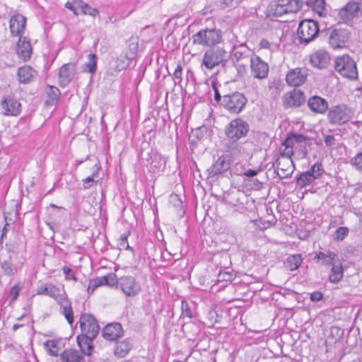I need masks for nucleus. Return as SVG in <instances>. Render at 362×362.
I'll return each instance as SVG.
<instances>
[{
    "mask_svg": "<svg viewBox=\"0 0 362 362\" xmlns=\"http://www.w3.org/2000/svg\"><path fill=\"white\" fill-rule=\"evenodd\" d=\"M229 59L228 52L219 45L208 49L204 54L202 66L211 70L218 65L224 66Z\"/></svg>",
    "mask_w": 362,
    "mask_h": 362,
    "instance_id": "obj_1",
    "label": "nucleus"
},
{
    "mask_svg": "<svg viewBox=\"0 0 362 362\" xmlns=\"http://www.w3.org/2000/svg\"><path fill=\"white\" fill-rule=\"evenodd\" d=\"M192 42L194 45L211 48L221 43L222 33L214 28L203 29L192 35Z\"/></svg>",
    "mask_w": 362,
    "mask_h": 362,
    "instance_id": "obj_2",
    "label": "nucleus"
},
{
    "mask_svg": "<svg viewBox=\"0 0 362 362\" xmlns=\"http://www.w3.org/2000/svg\"><path fill=\"white\" fill-rule=\"evenodd\" d=\"M250 130L249 124L238 117L232 119L225 127L224 132L228 139L240 140L245 138Z\"/></svg>",
    "mask_w": 362,
    "mask_h": 362,
    "instance_id": "obj_3",
    "label": "nucleus"
},
{
    "mask_svg": "<svg viewBox=\"0 0 362 362\" xmlns=\"http://www.w3.org/2000/svg\"><path fill=\"white\" fill-rule=\"evenodd\" d=\"M334 69L337 72L345 78L354 79L356 78L358 75L356 62L346 54L335 59Z\"/></svg>",
    "mask_w": 362,
    "mask_h": 362,
    "instance_id": "obj_4",
    "label": "nucleus"
},
{
    "mask_svg": "<svg viewBox=\"0 0 362 362\" xmlns=\"http://www.w3.org/2000/svg\"><path fill=\"white\" fill-rule=\"evenodd\" d=\"M318 33L319 25L317 22L310 19L300 21L297 30L299 42L308 44L316 37Z\"/></svg>",
    "mask_w": 362,
    "mask_h": 362,
    "instance_id": "obj_5",
    "label": "nucleus"
},
{
    "mask_svg": "<svg viewBox=\"0 0 362 362\" xmlns=\"http://www.w3.org/2000/svg\"><path fill=\"white\" fill-rule=\"evenodd\" d=\"M247 99L240 92H234L231 94L223 96L221 105L230 113L238 114L245 107Z\"/></svg>",
    "mask_w": 362,
    "mask_h": 362,
    "instance_id": "obj_6",
    "label": "nucleus"
},
{
    "mask_svg": "<svg viewBox=\"0 0 362 362\" xmlns=\"http://www.w3.org/2000/svg\"><path fill=\"white\" fill-rule=\"evenodd\" d=\"M327 110V119L332 125H341L351 118V110L345 105H334Z\"/></svg>",
    "mask_w": 362,
    "mask_h": 362,
    "instance_id": "obj_7",
    "label": "nucleus"
},
{
    "mask_svg": "<svg viewBox=\"0 0 362 362\" xmlns=\"http://www.w3.org/2000/svg\"><path fill=\"white\" fill-rule=\"evenodd\" d=\"M118 287L127 297H135L141 291L139 282L132 276H123L119 278Z\"/></svg>",
    "mask_w": 362,
    "mask_h": 362,
    "instance_id": "obj_8",
    "label": "nucleus"
},
{
    "mask_svg": "<svg viewBox=\"0 0 362 362\" xmlns=\"http://www.w3.org/2000/svg\"><path fill=\"white\" fill-rule=\"evenodd\" d=\"M81 334L96 337L99 333L100 327L95 317L88 313L81 314L80 320Z\"/></svg>",
    "mask_w": 362,
    "mask_h": 362,
    "instance_id": "obj_9",
    "label": "nucleus"
},
{
    "mask_svg": "<svg viewBox=\"0 0 362 362\" xmlns=\"http://www.w3.org/2000/svg\"><path fill=\"white\" fill-rule=\"evenodd\" d=\"M251 74L258 79L266 78L268 76L269 65L259 56H254L250 59Z\"/></svg>",
    "mask_w": 362,
    "mask_h": 362,
    "instance_id": "obj_10",
    "label": "nucleus"
},
{
    "mask_svg": "<svg viewBox=\"0 0 362 362\" xmlns=\"http://www.w3.org/2000/svg\"><path fill=\"white\" fill-rule=\"evenodd\" d=\"M1 107L3 114L7 116H18L21 111V105L13 96L8 95L1 100Z\"/></svg>",
    "mask_w": 362,
    "mask_h": 362,
    "instance_id": "obj_11",
    "label": "nucleus"
},
{
    "mask_svg": "<svg viewBox=\"0 0 362 362\" xmlns=\"http://www.w3.org/2000/svg\"><path fill=\"white\" fill-rule=\"evenodd\" d=\"M350 37V33L344 28H335L329 34V43L334 49L341 48Z\"/></svg>",
    "mask_w": 362,
    "mask_h": 362,
    "instance_id": "obj_12",
    "label": "nucleus"
},
{
    "mask_svg": "<svg viewBox=\"0 0 362 362\" xmlns=\"http://www.w3.org/2000/svg\"><path fill=\"white\" fill-rule=\"evenodd\" d=\"M233 162L232 158L228 155H223L216 160V161L208 169L211 177L218 176L227 172Z\"/></svg>",
    "mask_w": 362,
    "mask_h": 362,
    "instance_id": "obj_13",
    "label": "nucleus"
},
{
    "mask_svg": "<svg viewBox=\"0 0 362 362\" xmlns=\"http://www.w3.org/2000/svg\"><path fill=\"white\" fill-rule=\"evenodd\" d=\"M33 53V47L30 40L25 36H20L16 43V54L23 62L30 60Z\"/></svg>",
    "mask_w": 362,
    "mask_h": 362,
    "instance_id": "obj_14",
    "label": "nucleus"
},
{
    "mask_svg": "<svg viewBox=\"0 0 362 362\" xmlns=\"http://www.w3.org/2000/svg\"><path fill=\"white\" fill-rule=\"evenodd\" d=\"M26 18L21 14H16L11 17L9 21L10 31L13 36L20 37L23 36L25 30Z\"/></svg>",
    "mask_w": 362,
    "mask_h": 362,
    "instance_id": "obj_15",
    "label": "nucleus"
},
{
    "mask_svg": "<svg viewBox=\"0 0 362 362\" xmlns=\"http://www.w3.org/2000/svg\"><path fill=\"white\" fill-rule=\"evenodd\" d=\"M307 71L305 69L296 68L287 73L286 81L291 86H299L305 81Z\"/></svg>",
    "mask_w": 362,
    "mask_h": 362,
    "instance_id": "obj_16",
    "label": "nucleus"
},
{
    "mask_svg": "<svg viewBox=\"0 0 362 362\" xmlns=\"http://www.w3.org/2000/svg\"><path fill=\"white\" fill-rule=\"evenodd\" d=\"M124 334L120 323L112 322L107 325L103 329V337L108 341H117Z\"/></svg>",
    "mask_w": 362,
    "mask_h": 362,
    "instance_id": "obj_17",
    "label": "nucleus"
},
{
    "mask_svg": "<svg viewBox=\"0 0 362 362\" xmlns=\"http://www.w3.org/2000/svg\"><path fill=\"white\" fill-rule=\"evenodd\" d=\"M305 100V97L300 90H293L287 93L284 97V105L285 107H300Z\"/></svg>",
    "mask_w": 362,
    "mask_h": 362,
    "instance_id": "obj_18",
    "label": "nucleus"
},
{
    "mask_svg": "<svg viewBox=\"0 0 362 362\" xmlns=\"http://www.w3.org/2000/svg\"><path fill=\"white\" fill-rule=\"evenodd\" d=\"M65 291L61 293L60 288L52 284H45L37 287L36 294L45 295L52 298L58 301L64 294Z\"/></svg>",
    "mask_w": 362,
    "mask_h": 362,
    "instance_id": "obj_19",
    "label": "nucleus"
},
{
    "mask_svg": "<svg viewBox=\"0 0 362 362\" xmlns=\"http://www.w3.org/2000/svg\"><path fill=\"white\" fill-rule=\"evenodd\" d=\"M329 54L325 50H317L310 56V63L312 66L318 69L325 68L329 64Z\"/></svg>",
    "mask_w": 362,
    "mask_h": 362,
    "instance_id": "obj_20",
    "label": "nucleus"
},
{
    "mask_svg": "<svg viewBox=\"0 0 362 362\" xmlns=\"http://www.w3.org/2000/svg\"><path fill=\"white\" fill-rule=\"evenodd\" d=\"M360 10L359 4L354 1L347 3L339 12V16L344 21L356 17Z\"/></svg>",
    "mask_w": 362,
    "mask_h": 362,
    "instance_id": "obj_21",
    "label": "nucleus"
},
{
    "mask_svg": "<svg viewBox=\"0 0 362 362\" xmlns=\"http://www.w3.org/2000/svg\"><path fill=\"white\" fill-rule=\"evenodd\" d=\"M57 303L61 307V313L64 316L66 321L70 325L74 322V311L71 303L69 300L67 295L65 293Z\"/></svg>",
    "mask_w": 362,
    "mask_h": 362,
    "instance_id": "obj_22",
    "label": "nucleus"
},
{
    "mask_svg": "<svg viewBox=\"0 0 362 362\" xmlns=\"http://www.w3.org/2000/svg\"><path fill=\"white\" fill-rule=\"evenodd\" d=\"M309 108L314 112L323 114L328 110L327 100L320 96L314 95L308 100Z\"/></svg>",
    "mask_w": 362,
    "mask_h": 362,
    "instance_id": "obj_23",
    "label": "nucleus"
},
{
    "mask_svg": "<svg viewBox=\"0 0 362 362\" xmlns=\"http://www.w3.org/2000/svg\"><path fill=\"white\" fill-rule=\"evenodd\" d=\"M74 66L71 64H64L59 69V85L66 87L74 76Z\"/></svg>",
    "mask_w": 362,
    "mask_h": 362,
    "instance_id": "obj_24",
    "label": "nucleus"
},
{
    "mask_svg": "<svg viewBox=\"0 0 362 362\" xmlns=\"http://www.w3.org/2000/svg\"><path fill=\"white\" fill-rule=\"evenodd\" d=\"M18 79L21 83H31L37 75V72L30 66L24 65L18 69Z\"/></svg>",
    "mask_w": 362,
    "mask_h": 362,
    "instance_id": "obj_25",
    "label": "nucleus"
},
{
    "mask_svg": "<svg viewBox=\"0 0 362 362\" xmlns=\"http://www.w3.org/2000/svg\"><path fill=\"white\" fill-rule=\"evenodd\" d=\"M132 346L133 340L130 338L125 339L122 341L117 340L114 349V354L119 358H123L129 354Z\"/></svg>",
    "mask_w": 362,
    "mask_h": 362,
    "instance_id": "obj_26",
    "label": "nucleus"
},
{
    "mask_svg": "<svg viewBox=\"0 0 362 362\" xmlns=\"http://www.w3.org/2000/svg\"><path fill=\"white\" fill-rule=\"evenodd\" d=\"M314 260L322 261V264L330 267L339 262L337 255L331 251L318 252L315 253Z\"/></svg>",
    "mask_w": 362,
    "mask_h": 362,
    "instance_id": "obj_27",
    "label": "nucleus"
},
{
    "mask_svg": "<svg viewBox=\"0 0 362 362\" xmlns=\"http://www.w3.org/2000/svg\"><path fill=\"white\" fill-rule=\"evenodd\" d=\"M250 49L245 45H240L234 47L231 59L233 64H238L240 62L247 61L250 57Z\"/></svg>",
    "mask_w": 362,
    "mask_h": 362,
    "instance_id": "obj_28",
    "label": "nucleus"
},
{
    "mask_svg": "<svg viewBox=\"0 0 362 362\" xmlns=\"http://www.w3.org/2000/svg\"><path fill=\"white\" fill-rule=\"evenodd\" d=\"M96 337H90L89 335L81 334L77 337V343L83 354L90 356L93 349V341Z\"/></svg>",
    "mask_w": 362,
    "mask_h": 362,
    "instance_id": "obj_29",
    "label": "nucleus"
},
{
    "mask_svg": "<svg viewBox=\"0 0 362 362\" xmlns=\"http://www.w3.org/2000/svg\"><path fill=\"white\" fill-rule=\"evenodd\" d=\"M62 362H85L83 356L77 350L65 349L60 355Z\"/></svg>",
    "mask_w": 362,
    "mask_h": 362,
    "instance_id": "obj_30",
    "label": "nucleus"
},
{
    "mask_svg": "<svg viewBox=\"0 0 362 362\" xmlns=\"http://www.w3.org/2000/svg\"><path fill=\"white\" fill-rule=\"evenodd\" d=\"M225 151L228 153L231 158L232 157H236L241 154L243 151V146L238 140L228 139L224 144Z\"/></svg>",
    "mask_w": 362,
    "mask_h": 362,
    "instance_id": "obj_31",
    "label": "nucleus"
},
{
    "mask_svg": "<svg viewBox=\"0 0 362 362\" xmlns=\"http://www.w3.org/2000/svg\"><path fill=\"white\" fill-rule=\"evenodd\" d=\"M0 266L6 276H14L21 269V267L15 265L11 261V255L7 259H0Z\"/></svg>",
    "mask_w": 362,
    "mask_h": 362,
    "instance_id": "obj_32",
    "label": "nucleus"
},
{
    "mask_svg": "<svg viewBox=\"0 0 362 362\" xmlns=\"http://www.w3.org/2000/svg\"><path fill=\"white\" fill-rule=\"evenodd\" d=\"M46 99L45 103L46 105H54L57 104L60 95V90L58 88L52 86H47L45 89Z\"/></svg>",
    "mask_w": 362,
    "mask_h": 362,
    "instance_id": "obj_33",
    "label": "nucleus"
},
{
    "mask_svg": "<svg viewBox=\"0 0 362 362\" xmlns=\"http://www.w3.org/2000/svg\"><path fill=\"white\" fill-rule=\"evenodd\" d=\"M344 270L341 264L339 261L332 266L331 272L329 275L330 282L336 284L339 282L343 278Z\"/></svg>",
    "mask_w": 362,
    "mask_h": 362,
    "instance_id": "obj_34",
    "label": "nucleus"
},
{
    "mask_svg": "<svg viewBox=\"0 0 362 362\" xmlns=\"http://www.w3.org/2000/svg\"><path fill=\"white\" fill-rule=\"evenodd\" d=\"M302 261L303 259L300 254L290 255L285 262V266L290 271H294L300 266Z\"/></svg>",
    "mask_w": 362,
    "mask_h": 362,
    "instance_id": "obj_35",
    "label": "nucleus"
},
{
    "mask_svg": "<svg viewBox=\"0 0 362 362\" xmlns=\"http://www.w3.org/2000/svg\"><path fill=\"white\" fill-rule=\"evenodd\" d=\"M308 4L310 5L313 11L320 16L323 17L327 14L325 0H308Z\"/></svg>",
    "mask_w": 362,
    "mask_h": 362,
    "instance_id": "obj_36",
    "label": "nucleus"
},
{
    "mask_svg": "<svg viewBox=\"0 0 362 362\" xmlns=\"http://www.w3.org/2000/svg\"><path fill=\"white\" fill-rule=\"evenodd\" d=\"M281 4L288 13H296L298 11L302 6V2L300 0H279Z\"/></svg>",
    "mask_w": 362,
    "mask_h": 362,
    "instance_id": "obj_37",
    "label": "nucleus"
},
{
    "mask_svg": "<svg viewBox=\"0 0 362 362\" xmlns=\"http://www.w3.org/2000/svg\"><path fill=\"white\" fill-rule=\"evenodd\" d=\"M97 67V56L90 53L88 55V61L84 64L83 70L85 72L94 74Z\"/></svg>",
    "mask_w": 362,
    "mask_h": 362,
    "instance_id": "obj_38",
    "label": "nucleus"
},
{
    "mask_svg": "<svg viewBox=\"0 0 362 362\" xmlns=\"http://www.w3.org/2000/svg\"><path fill=\"white\" fill-rule=\"evenodd\" d=\"M98 281L101 283V286L107 285L110 287H117L119 279L114 273H109L108 274L100 277H97Z\"/></svg>",
    "mask_w": 362,
    "mask_h": 362,
    "instance_id": "obj_39",
    "label": "nucleus"
},
{
    "mask_svg": "<svg viewBox=\"0 0 362 362\" xmlns=\"http://www.w3.org/2000/svg\"><path fill=\"white\" fill-rule=\"evenodd\" d=\"M269 12L274 16H281L288 13L279 0L272 2L269 6Z\"/></svg>",
    "mask_w": 362,
    "mask_h": 362,
    "instance_id": "obj_40",
    "label": "nucleus"
},
{
    "mask_svg": "<svg viewBox=\"0 0 362 362\" xmlns=\"http://www.w3.org/2000/svg\"><path fill=\"white\" fill-rule=\"evenodd\" d=\"M308 138L303 134L298 133H289L286 139L288 145H293L294 143H305Z\"/></svg>",
    "mask_w": 362,
    "mask_h": 362,
    "instance_id": "obj_41",
    "label": "nucleus"
},
{
    "mask_svg": "<svg viewBox=\"0 0 362 362\" xmlns=\"http://www.w3.org/2000/svg\"><path fill=\"white\" fill-rule=\"evenodd\" d=\"M315 180V177L311 175L310 173H302L297 179V184L300 187H305L310 185Z\"/></svg>",
    "mask_w": 362,
    "mask_h": 362,
    "instance_id": "obj_42",
    "label": "nucleus"
},
{
    "mask_svg": "<svg viewBox=\"0 0 362 362\" xmlns=\"http://www.w3.org/2000/svg\"><path fill=\"white\" fill-rule=\"evenodd\" d=\"M45 348L50 356H58L59 347L57 345V341L54 340H48L46 342H45Z\"/></svg>",
    "mask_w": 362,
    "mask_h": 362,
    "instance_id": "obj_43",
    "label": "nucleus"
},
{
    "mask_svg": "<svg viewBox=\"0 0 362 362\" xmlns=\"http://www.w3.org/2000/svg\"><path fill=\"white\" fill-rule=\"evenodd\" d=\"M151 159L152 160L151 163L153 165L155 168H160L165 165V158L160 153L158 152L152 153Z\"/></svg>",
    "mask_w": 362,
    "mask_h": 362,
    "instance_id": "obj_44",
    "label": "nucleus"
},
{
    "mask_svg": "<svg viewBox=\"0 0 362 362\" xmlns=\"http://www.w3.org/2000/svg\"><path fill=\"white\" fill-rule=\"evenodd\" d=\"M132 60H129L125 57L124 54L120 55L116 60L115 69L117 71H121L126 69L130 64Z\"/></svg>",
    "mask_w": 362,
    "mask_h": 362,
    "instance_id": "obj_45",
    "label": "nucleus"
},
{
    "mask_svg": "<svg viewBox=\"0 0 362 362\" xmlns=\"http://www.w3.org/2000/svg\"><path fill=\"white\" fill-rule=\"evenodd\" d=\"M138 51V45L135 43H130L128 49L125 51V57L129 60H134L136 59Z\"/></svg>",
    "mask_w": 362,
    "mask_h": 362,
    "instance_id": "obj_46",
    "label": "nucleus"
},
{
    "mask_svg": "<svg viewBox=\"0 0 362 362\" xmlns=\"http://www.w3.org/2000/svg\"><path fill=\"white\" fill-rule=\"evenodd\" d=\"M350 163L351 165L358 172L362 173V152L358 153L353 157Z\"/></svg>",
    "mask_w": 362,
    "mask_h": 362,
    "instance_id": "obj_47",
    "label": "nucleus"
},
{
    "mask_svg": "<svg viewBox=\"0 0 362 362\" xmlns=\"http://www.w3.org/2000/svg\"><path fill=\"white\" fill-rule=\"evenodd\" d=\"M79 8L81 9V12L86 15L95 16L99 13L98 11L96 8H92L91 6H90L88 4H87L86 3H82L80 5Z\"/></svg>",
    "mask_w": 362,
    "mask_h": 362,
    "instance_id": "obj_48",
    "label": "nucleus"
},
{
    "mask_svg": "<svg viewBox=\"0 0 362 362\" xmlns=\"http://www.w3.org/2000/svg\"><path fill=\"white\" fill-rule=\"evenodd\" d=\"M349 231L347 227L341 226L338 228L334 234V239L337 241L344 240L349 234Z\"/></svg>",
    "mask_w": 362,
    "mask_h": 362,
    "instance_id": "obj_49",
    "label": "nucleus"
},
{
    "mask_svg": "<svg viewBox=\"0 0 362 362\" xmlns=\"http://www.w3.org/2000/svg\"><path fill=\"white\" fill-rule=\"evenodd\" d=\"M322 171H323V168L322 167V165L320 163H315L312 166L311 170L307 171V172L310 173V174L311 175H313V177H315V180L320 177Z\"/></svg>",
    "mask_w": 362,
    "mask_h": 362,
    "instance_id": "obj_50",
    "label": "nucleus"
},
{
    "mask_svg": "<svg viewBox=\"0 0 362 362\" xmlns=\"http://www.w3.org/2000/svg\"><path fill=\"white\" fill-rule=\"evenodd\" d=\"M282 145L285 146L286 148L284 149L283 153H281V156H286L287 158V160H286L287 163H292V160H288V159H290L291 158L292 155L293 154V145H288L286 143V140L283 142Z\"/></svg>",
    "mask_w": 362,
    "mask_h": 362,
    "instance_id": "obj_51",
    "label": "nucleus"
},
{
    "mask_svg": "<svg viewBox=\"0 0 362 362\" xmlns=\"http://www.w3.org/2000/svg\"><path fill=\"white\" fill-rule=\"evenodd\" d=\"M181 310H182V314H181L182 317H188L189 319L192 317V310H191V309L189 308V305L185 300L182 301Z\"/></svg>",
    "mask_w": 362,
    "mask_h": 362,
    "instance_id": "obj_52",
    "label": "nucleus"
},
{
    "mask_svg": "<svg viewBox=\"0 0 362 362\" xmlns=\"http://www.w3.org/2000/svg\"><path fill=\"white\" fill-rule=\"evenodd\" d=\"M21 290V286H20V284H16L11 288L9 291V296L11 297V300L12 302L15 301L18 298Z\"/></svg>",
    "mask_w": 362,
    "mask_h": 362,
    "instance_id": "obj_53",
    "label": "nucleus"
},
{
    "mask_svg": "<svg viewBox=\"0 0 362 362\" xmlns=\"http://www.w3.org/2000/svg\"><path fill=\"white\" fill-rule=\"evenodd\" d=\"M281 162L277 160L276 162V171L277 173V175L281 177H287L288 175H291V172H288L287 169H284V167H280Z\"/></svg>",
    "mask_w": 362,
    "mask_h": 362,
    "instance_id": "obj_54",
    "label": "nucleus"
},
{
    "mask_svg": "<svg viewBox=\"0 0 362 362\" xmlns=\"http://www.w3.org/2000/svg\"><path fill=\"white\" fill-rule=\"evenodd\" d=\"M98 172L93 173L92 175L87 177L86 178L83 180V188L88 189L90 188L94 183V179L98 176Z\"/></svg>",
    "mask_w": 362,
    "mask_h": 362,
    "instance_id": "obj_55",
    "label": "nucleus"
},
{
    "mask_svg": "<svg viewBox=\"0 0 362 362\" xmlns=\"http://www.w3.org/2000/svg\"><path fill=\"white\" fill-rule=\"evenodd\" d=\"M101 286V283L98 281V278H95L91 281H90L89 284L87 288V291L88 293H92L95 288L98 286Z\"/></svg>",
    "mask_w": 362,
    "mask_h": 362,
    "instance_id": "obj_56",
    "label": "nucleus"
},
{
    "mask_svg": "<svg viewBox=\"0 0 362 362\" xmlns=\"http://www.w3.org/2000/svg\"><path fill=\"white\" fill-rule=\"evenodd\" d=\"M269 88L274 89L276 93H280L283 88V84L279 80H274L269 83Z\"/></svg>",
    "mask_w": 362,
    "mask_h": 362,
    "instance_id": "obj_57",
    "label": "nucleus"
},
{
    "mask_svg": "<svg viewBox=\"0 0 362 362\" xmlns=\"http://www.w3.org/2000/svg\"><path fill=\"white\" fill-rule=\"evenodd\" d=\"M182 66L179 63L177 64L175 70L174 71L173 76L175 80H178V83L182 81Z\"/></svg>",
    "mask_w": 362,
    "mask_h": 362,
    "instance_id": "obj_58",
    "label": "nucleus"
},
{
    "mask_svg": "<svg viewBox=\"0 0 362 362\" xmlns=\"http://www.w3.org/2000/svg\"><path fill=\"white\" fill-rule=\"evenodd\" d=\"M130 234V232H127L125 233H124L122 235H121L120 237V246L122 247H124L128 250H132V248L128 245V243H127V238H128V236Z\"/></svg>",
    "mask_w": 362,
    "mask_h": 362,
    "instance_id": "obj_59",
    "label": "nucleus"
},
{
    "mask_svg": "<svg viewBox=\"0 0 362 362\" xmlns=\"http://www.w3.org/2000/svg\"><path fill=\"white\" fill-rule=\"evenodd\" d=\"M62 270L64 272V273L66 275V279H72V280H74V281H77V278L75 276L74 272H73V270L66 267V266H64L63 268H62Z\"/></svg>",
    "mask_w": 362,
    "mask_h": 362,
    "instance_id": "obj_60",
    "label": "nucleus"
},
{
    "mask_svg": "<svg viewBox=\"0 0 362 362\" xmlns=\"http://www.w3.org/2000/svg\"><path fill=\"white\" fill-rule=\"evenodd\" d=\"M240 2V0H223V8H234L236 7Z\"/></svg>",
    "mask_w": 362,
    "mask_h": 362,
    "instance_id": "obj_61",
    "label": "nucleus"
},
{
    "mask_svg": "<svg viewBox=\"0 0 362 362\" xmlns=\"http://www.w3.org/2000/svg\"><path fill=\"white\" fill-rule=\"evenodd\" d=\"M323 294L320 291H315L310 294V300L313 302H317L322 300Z\"/></svg>",
    "mask_w": 362,
    "mask_h": 362,
    "instance_id": "obj_62",
    "label": "nucleus"
},
{
    "mask_svg": "<svg viewBox=\"0 0 362 362\" xmlns=\"http://www.w3.org/2000/svg\"><path fill=\"white\" fill-rule=\"evenodd\" d=\"M232 279V274L228 272H220L218 274V281H228Z\"/></svg>",
    "mask_w": 362,
    "mask_h": 362,
    "instance_id": "obj_63",
    "label": "nucleus"
},
{
    "mask_svg": "<svg viewBox=\"0 0 362 362\" xmlns=\"http://www.w3.org/2000/svg\"><path fill=\"white\" fill-rule=\"evenodd\" d=\"M212 88L214 90V100L216 102H221L223 97H221V94L219 93L218 88L214 82H212Z\"/></svg>",
    "mask_w": 362,
    "mask_h": 362,
    "instance_id": "obj_64",
    "label": "nucleus"
}]
</instances>
